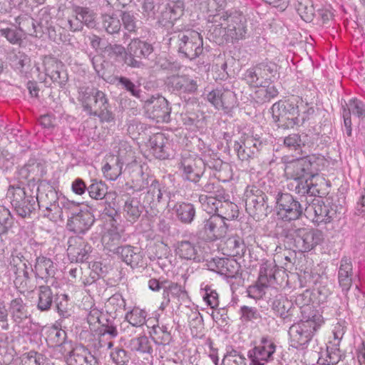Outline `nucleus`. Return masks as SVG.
<instances>
[{"instance_id": "53", "label": "nucleus", "mask_w": 365, "mask_h": 365, "mask_svg": "<svg viewBox=\"0 0 365 365\" xmlns=\"http://www.w3.org/2000/svg\"><path fill=\"white\" fill-rule=\"evenodd\" d=\"M222 365H246V359L237 351L232 350L224 356Z\"/></svg>"}, {"instance_id": "64", "label": "nucleus", "mask_w": 365, "mask_h": 365, "mask_svg": "<svg viewBox=\"0 0 365 365\" xmlns=\"http://www.w3.org/2000/svg\"><path fill=\"white\" fill-rule=\"evenodd\" d=\"M128 264L131 267H142L143 266V257L140 252L137 248H133V253L129 259Z\"/></svg>"}, {"instance_id": "19", "label": "nucleus", "mask_w": 365, "mask_h": 365, "mask_svg": "<svg viewBox=\"0 0 365 365\" xmlns=\"http://www.w3.org/2000/svg\"><path fill=\"white\" fill-rule=\"evenodd\" d=\"M146 146L156 158L166 159L170 156V141L164 133H158L150 136Z\"/></svg>"}, {"instance_id": "38", "label": "nucleus", "mask_w": 365, "mask_h": 365, "mask_svg": "<svg viewBox=\"0 0 365 365\" xmlns=\"http://www.w3.org/2000/svg\"><path fill=\"white\" fill-rule=\"evenodd\" d=\"M255 87L257 88L255 92L256 98L260 102L269 101L278 95L277 89L271 85L270 81L264 85L262 83V86Z\"/></svg>"}, {"instance_id": "16", "label": "nucleus", "mask_w": 365, "mask_h": 365, "mask_svg": "<svg viewBox=\"0 0 365 365\" xmlns=\"http://www.w3.org/2000/svg\"><path fill=\"white\" fill-rule=\"evenodd\" d=\"M145 108L150 118L156 120L158 123L169 121L170 108L164 97H152L146 101Z\"/></svg>"}, {"instance_id": "44", "label": "nucleus", "mask_w": 365, "mask_h": 365, "mask_svg": "<svg viewBox=\"0 0 365 365\" xmlns=\"http://www.w3.org/2000/svg\"><path fill=\"white\" fill-rule=\"evenodd\" d=\"M292 305V302L290 300L281 297L274 302L273 309L278 316L285 319L292 314L291 309Z\"/></svg>"}, {"instance_id": "32", "label": "nucleus", "mask_w": 365, "mask_h": 365, "mask_svg": "<svg viewBox=\"0 0 365 365\" xmlns=\"http://www.w3.org/2000/svg\"><path fill=\"white\" fill-rule=\"evenodd\" d=\"M143 207L137 197H128L123 207V216L130 222H135L140 216Z\"/></svg>"}, {"instance_id": "34", "label": "nucleus", "mask_w": 365, "mask_h": 365, "mask_svg": "<svg viewBox=\"0 0 365 365\" xmlns=\"http://www.w3.org/2000/svg\"><path fill=\"white\" fill-rule=\"evenodd\" d=\"M23 18L19 16L16 19V24L19 25V28L10 27L0 29V34L2 36L5 37L6 40L12 44H19L21 41L22 38V29L21 25L24 26V23L21 21Z\"/></svg>"}, {"instance_id": "45", "label": "nucleus", "mask_w": 365, "mask_h": 365, "mask_svg": "<svg viewBox=\"0 0 365 365\" xmlns=\"http://www.w3.org/2000/svg\"><path fill=\"white\" fill-rule=\"evenodd\" d=\"M201 294L206 304L212 309L219 305L218 294L216 290L207 284H201Z\"/></svg>"}, {"instance_id": "57", "label": "nucleus", "mask_w": 365, "mask_h": 365, "mask_svg": "<svg viewBox=\"0 0 365 365\" xmlns=\"http://www.w3.org/2000/svg\"><path fill=\"white\" fill-rule=\"evenodd\" d=\"M58 207L65 210L72 212H77L80 210V204L74 201L68 200L65 196H60L58 197Z\"/></svg>"}, {"instance_id": "31", "label": "nucleus", "mask_w": 365, "mask_h": 365, "mask_svg": "<svg viewBox=\"0 0 365 365\" xmlns=\"http://www.w3.org/2000/svg\"><path fill=\"white\" fill-rule=\"evenodd\" d=\"M153 340L147 336L134 337L129 341L128 347L140 354L151 355L153 349Z\"/></svg>"}, {"instance_id": "11", "label": "nucleus", "mask_w": 365, "mask_h": 365, "mask_svg": "<svg viewBox=\"0 0 365 365\" xmlns=\"http://www.w3.org/2000/svg\"><path fill=\"white\" fill-rule=\"evenodd\" d=\"M202 50V38L198 32L189 31L179 36V51L187 58H195Z\"/></svg>"}, {"instance_id": "60", "label": "nucleus", "mask_w": 365, "mask_h": 365, "mask_svg": "<svg viewBox=\"0 0 365 365\" xmlns=\"http://www.w3.org/2000/svg\"><path fill=\"white\" fill-rule=\"evenodd\" d=\"M116 79L133 96L137 97V98L140 97V91L139 89V86H135L128 78H125V77H120V78H116Z\"/></svg>"}, {"instance_id": "6", "label": "nucleus", "mask_w": 365, "mask_h": 365, "mask_svg": "<svg viewBox=\"0 0 365 365\" xmlns=\"http://www.w3.org/2000/svg\"><path fill=\"white\" fill-rule=\"evenodd\" d=\"M272 117L283 128H293L299 123L298 106L294 101H279L272 106Z\"/></svg>"}, {"instance_id": "42", "label": "nucleus", "mask_w": 365, "mask_h": 365, "mask_svg": "<svg viewBox=\"0 0 365 365\" xmlns=\"http://www.w3.org/2000/svg\"><path fill=\"white\" fill-rule=\"evenodd\" d=\"M108 187L106 184L101 180L93 179L87 190L89 196L94 200H102L107 194Z\"/></svg>"}, {"instance_id": "25", "label": "nucleus", "mask_w": 365, "mask_h": 365, "mask_svg": "<svg viewBox=\"0 0 365 365\" xmlns=\"http://www.w3.org/2000/svg\"><path fill=\"white\" fill-rule=\"evenodd\" d=\"M160 5L155 4L152 0H145L143 5V14L148 19H157L162 24L172 22L171 10L165 8V11H160Z\"/></svg>"}, {"instance_id": "33", "label": "nucleus", "mask_w": 365, "mask_h": 365, "mask_svg": "<svg viewBox=\"0 0 365 365\" xmlns=\"http://www.w3.org/2000/svg\"><path fill=\"white\" fill-rule=\"evenodd\" d=\"M174 210L178 220L182 223L190 224L193 221L195 216V209L192 204L188 202L177 203Z\"/></svg>"}, {"instance_id": "36", "label": "nucleus", "mask_w": 365, "mask_h": 365, "mask_svg": "<svg viewBox=\"0 0 365 365\" xmlns=\"http://www.w3.org/2000/svg\"><path fill=\"white\" fill-rule=\"evenodd\" d=\"M24 256L21 252L17 251L12 252L9 258V267L10 269L14 272L15 274L22 273L25 279H29V272L26 270V263L23 262Z\"/></svg>"}, {"instance_id": "41", "label": "nucleus", "mask_w": 365, "mask_h": 365, "mask_svg": "<svg viewBox=\"0 0 365 365\" xmlns=\"http://www.w3.org/2000/svg\"><path fill=\"white\" fill-rule=\"evenodd\" d=\"M147 313L144 309L134 307L125 314V319L133 327H142L146 322Z\"/></svg>"}, {"instance_id": "5", "label": "nucleus", "mask_w": 365, "mask_h": 365, "mask_svg": "<svg viewBox=\"0 0 365 365\" xmlns=\"http://www.w3.org/2000/svg\"><path fill=\"white\" fill-rule=\"evenodd\" d=\"M205 169V160L195 153H182L179 165V171L185 180L197 182L202 176Z\"/></svg>"}, {"instance_id": "43", "label": "nucleus", "mask_w": 365, "mask_h": 365, "mask_svg": "<svg viewBox=\"0 0 365 365\" xmlns=\"http://www.w3.org/2000/svg\"><path fill=\"white\" fill-rule=\"evenodd\" d=\"M53 302L51 289L46 286H41L38 290V300L37 307L41 311H47L50 309Z\"/></svg>"}, {"instance_id": "30", "label": "nucleus", "mask_w": 365, "mask_h": 365, "mask_svg": "<svg viewBox=\"0 0 365 365\" xmlns=\"http://www.w3.org/2000/svg\"><path fill=\"white\" fill-rule=\"evenodd\" d=\"M34 272L37 277L46 279L54 275L55 267L53 261L43 256L36 258Z\"/></svg>"}, {"instance_id": "3", "label": "nucleus", "mask_w": 365, "mask_h": 365, "mask_svg": "<svg viewBox=\"0 0 365 365\" xmlns=\"http://www.w3.org/2000/svg\"><path fill=\"white\" fill-rule=\"evenodd\" d=\"M78 100L88 115L98 116L103 122H111L114 120L113 114L108 109L106 94L101 91L94 87H81Z\"/></svg>"}, {"instance_id": "48", "label": "nucleus", "mask_w": 365, "mask_h": 365, "mask_svg": "<svg viewBox=\"0 0 365 365\" xmlns=\"http://www.w3.org/2000/svg\"><path fill=\"white\" fill-rule=\"evenodd\" d=\"M150 183L148 185L147 199L150 203L159 202L162 198V192L159 182L153 179L150 178Z\"/></svg>"}, {"instance_id": "2", "label": "nucleus", "mask_w": 365, "mask_h": 365, "mask_svg": "<svg viewBox=\"0 0 365 365\" xmlns=\"http://www.w3.org/2000/svg\"><path fill=\"white\" fill-rule=\"evenodd\" d=\"M324 161L323 157L316 155L296 159L285 165L284 173L287 178L301 182L296 187L299 193L313 195L312 180L318 175Z\"/></svg>"}, {"instance_id": "47", "label": "nucleus", "mask_w": 365, "mask_h": 365, "mask_svg": "<svg viewBox=\"0 0 365 365\" xmlns=\"http://www.w3.org/2000/svg\"><path fill=\"white\" fill-rule=\"evenodd\" d=\"M75 14L81 20V24H84L88 28H93L96 26L95 14L87 8L76 7L74 9Z\"/></svg>"}, {"instance_id": "59", "label": "nucleus", "mask_w": 365, "mask_h": 365, "mask_svg": "<svg viewBox=\"0 0 365 365\" xmlns=\"http://www.w3.org/2000/svg\"><path fill=\"white\" fill-rule=\"evenodd\" d=\"M226 245L233 255H239L240 252L244 249L242 240L238 237H229L226 241Z\"/></svg>"}, {"instance_id": "62", "label": "nucleus", "mask_w": 365, "mask_h": 365, "mask_svg": "<svg viewBox=\"0 0 365 365\" xmlns=\"http://www.w3.org/2000/svg\"><path fill=\"white\" fill-rule=\"evenodd\" d=\"M121 17L124 28L128 31H134L136 25L133 15L128 12H124L122 14Z\"/></svg>"}, {"instance_id": "55", "label": "nucleus", "mask_w": 365, "mask_h": 365, "mask_svg": "<svg viewBox=\"0 0 365 365\" xmlns=\"http://www.w3.org/2000/svg\"><path fill=\"white\" fill-rule=\"evenodd\" d=\"M345 322L339 321L334 326L332 329L334 339L333 341H330V343L333 344V346H335L336 349L339 346L340 341L345 334Z\"/></svg>"}, {"instance_id": "21", "label": "nucleus", "mask_w": 365, "mask_h": 365, "mask_svg": "<svg viewBox=\"0 0 365 365\" xmlns=\"http://www.w3.org/2000/svg\"><path fill=\"white\" fill-rule=\"evenodd\" d=\"M206 99L217 109L225 110L233 106L234 93L230 90L217 88L209 92Z\"/></svg>"}, {"instance_id": "24", "label": "nucleus", "mask_w": 365, "mask_h": 365, "mask_svg": "<svg viewBox=\"0 0 365 365\" xmlns=\"http://www.w3.org/2000/svg\"><path fill=\"white\" fill-rule=\"evenodd\" d=\"M208 266L211 270L227 277H233L240 267L236 260L230 258H214Z\"/></svg>"}, {"instance_id": "58", "label": "nucleus", "mask_w": 365, "mask_h": 365, "mask_svg": "<svg viewBox=\"0 0 365 365\" xmlns=\"http://www.w3.org/2000/svg\"><path fill=\"white\" fill-rule=\"evenodd\" d=\"M150 178L148 175L141 173L140 175L132 180L131 187L135 191H141L148 187L150 182Z\"/></svg>"}, {"instance_id": "40", "label": "nucleus", "mask_w": 365, "mask_h": 365, "mask_svg": "<svg viewBox=\"0 0 365 365\" xmlns=\"http://www.w3.org/2000/svg\"><path fill=\"white\" fill-rule=\"evenodd\" d=\"M30 58L21 52L15 54L11 59L12 68L22 74L27 73V69L30 67Z\"/></svg>"}, {"instance_id": "54", "label": "nucleus", "mask_w": 365, "mask_h": 365, "mask_svg": "<svg viewBox=\"0 0 365 365\" xmlns=\"http://www.w3.org/2000/svg\"><path fill=\"white\" fill-rule=\"evenodd\" d=\"M110 359L116 365H128L130 356L122 348L116 347L110 353Z\"/></svg>"}, {"instance_id": "35", "label": "nucleus", "mask_w": 365, "mask_h": 365, "mask_svg": "<svg viewBox=\"0 0 365 365\" xmlns=\"http://www.w3.org/2000/svg\"><path fill=\"white\" fill-rule=\"evenodd\" d=\"M352 265L347 259H343L339 270V283L343 290H349L351 285V272Z\"/></svg>"}, {"instance_id": "61", "label": "nucleus", "mask_w": 365, "mask_h": 365, "mask_svg": "<svg viewBox=\"0 0 365 365\" xmlns=\"http://www.w3.org/2000/svg\"><path fill=\"white\" fill-rule=\"evenodd\" d=\"M241 318L243 322H249L258 318V313L255 308L243 306L241 307Z\"/></svg>"}, {"instance_id": "18", "label": "nucleus", "mask_w": 365, "mask_h": 365, "mask_svg": "<svg viewBox=\"0 0 365 365\" xmlns=\"http://www.w3.org/2000/svg\"><path fill=\"white\" fill-rule=\"evenodd\" d=\"M276 267L273 262H266L263 263L259 269V284L250 287L249 295L253 297H259L263 294V288L268 286L274 279Z\"/></svg>"}, {"instance_id": "51", "label": "nucleus", "mask_w": 365, "mask_h": 365, "mask_svg": "<svg viewBox=\"0 0 365 365\" xmlns=\"http://www.w3.org/2000/svg\"><path fill=\"white\" fill-rule=\"evenodd\" d=\"M103 25L108 34L118 33L121 27V24L118 17L110 15H104L103 16Z\"/></svg>"}, {"instance_id": "14", "label": "nucleus", "mask_w": 365, "mask_h": 365, "mask_svg": "<svg viewBox=\"0 0 365 365\" xmlns=\"http://www.w3.org/2000/svg\"><path fill=\"white\" fill-rule=\"evenodd\" d=\"M260 145L259 139L249 132L242 133L239 141L235 142L234 147L239 159L242 161H247L255 157Z\"/></svg>"}, {"instance_id": "63", "label": "nucleus", "mask_w": 365, "mask_h": 365, "mask_svg": "<svg viewBox=\"0 0 365 365\" xmlns=\"http://www.w3.org/2000/svg\"><path fill=\"white\" fill-rule=\"evenodd\" d=\"M88 187H86L84 181L81 178L75 179L71 183V190L73 193L78 195H83L87 190Z\"/></svg>"}, {"instance_id": "39", "label": "nucleus", "mask_w": 365, "mask_h": 365, "mask_svg": "<svg viewBox=\"0 0 365 365\" xmlns=\"http://www.w3.org/2000/svg\"><path fill=\"white\" fill-rule=\"evenodd\" d=\"M199 201L203 210L209 214H212L219 212L222 200L212 195H201L199 197Z\"/></svg>"}, {"instance_id": "46", "label": "nucleus", "mask_w": 365, "mask_h": 365, "mask_svg": "<svg viewBox=\"0 0 365 365\" xmlns=\"http://www.w3.org/2000/svg\"><path fill=\"white\" fill-rule=\"evenodd\" d=\"M118 331L115 327L107 326L101 331L99 337V344L101 347L106 346L110 349L113 346L112 339L116 337Z\"/></svg>"}, {"instance_id": "20", "label": "nucleus", "mask_w": 365, "mask_h": 365, "mask_svg": "<svg viewBox=\"0 0 365 365\" xmlns=\"http://www.w3.org/2000/svg\"><path fill=\"white\" fill-rule=\"evenodd\" d=\"M10 312L16 324L22 328V331L27 333L29 326L31 324L30 314L21 298L14 299L11 302Z\"/></svg>"}, {"instance_id": "7", "label": "nucleus", "mask_w": 365, "mask_h": 365, "mask_svg": "<svg viewBox=\"0 0 365 365\" xmlns=\"http://www.w3.org/2000/svg\"><path fill=\"white\" fill-rule=\"evenodd\" d=\"M7 197L19 215L25 217L34 209L37 197L28 195L26 188L19 185H11L7 192Z\"/></svg>"}, {"instance_id": "28", "label": "nucleus", "mask_w": 365, "mask_h": 365, "mask_svg": "<svg viewBox=\"0 0 365 365\" xmlns=\"http://www.w3.org/2000/svg\"><path fill=\"white\" fill-rule=\"evenodd\" d=\"M168 84L170 86L174 91L182 93H194L197 88L195 81L190 78L187 76H173L168 78Z\"/></svg>"}, {"instance_id": "22", "label": "nucleus", "mask_w": 365, "mask_h": 365, "mask_svg": "<svg viewBox=\"0 0 365 365\" xmlns=\"http://www.w3.org/2000/svg\"><path fill=\"white\" fill-rule=\"evenodd\" d=\"M176 255L185 260L200 262L202 258V250L198 242L189 240L178 242L175 245Z\"/></svg>"}, {"instance_id": "1", "label": "nucleus", "mask_w": 365, "mask_h": 365, "mask_svg": "<svg viewBox=\"0 0 365 365\" xmlns=\"http://www.w3.org/2000/svg\"><path fill=\"white\" fill-rule=\"evenodd\" d=\"M324 324L322 314L312 305L301 307V318L289 330L290 344L296 349H303L311 341Z\"/></svg>"}, {"instance_id": "10", "label": "nucleus", "mask_w": 365, "mask_h": 365, "mask_svg": "<svg viewBox=\"0 0 365 365\" xmlns=\"http://www.w3.org/2000/svg\"><path fill=\"white\" fill-rule=\"evenodd\" d=\"M277 215L283 220H295L302 214V207L289 193L281 194L277 198Z\"/></svg>"}, {"instance_id": "13", "label": "nucleus", "mask_w": 365, "mask_h": 365, "mask_svg": "<svg viewBox=\"0 0 365 365\" xmlns=\"http://www.w3.org/2000/svg\"><path fill=\"white\" fill-rule=\"evenodd\" d=\"M227 230V226L221 216L212 215L203 221L200 235L207 240L214 241L223 237Z\"/></svg>"}, {"instance_id": "56", "label": "nucleus", "mask_w": 365, "mask_h": 365, "mask_svg": "<svg viewBox=\"0 0 365 365\" xmlns=\"http://www.w3.org/2000/svg\"><path fill=\"white\" fill-rule=\"evenodd\" d=\"M43 363L42 356L35 351H29L21 358V365H42Z\"/></svg>"}, {"instance_id": "12", "label": "nucleus", "mask_w": 365, "mask_h": 365, "mask_svg": "<svg viewBox=\"0 0 365 365\" xmlns=\"http://www.w3.org/2000/svg\"><path fill=\"white\" fill-rule=\"evenodd\" d=\"M153 51L151 44L138 38H134L128 46L125 63L133 68H140L143 64L142 61L136 58H147Z\"/></svg>"}, {"instance_id": "52", "label": "nucleus", "mask_w": 365, "mask_h": 365, "mask_svg": "<svg viewBox=\"0 0 365 365\" xmlns=\"http://www.w3.org/2000/svg\"><path fill=\"white\" fill-rule=\"evenodd\" d=\"M346 111L352 113L361 119H365V103L357 98H351L349 100Z\"/></svg>"}, {"instance_id": "26", "label": "nucleus", "mask_w": 365, "mask_h": 365, "mask_svg": "<svg viewBox=\"0 0 365 365\" xmlns=\"http://www.w3.org/2000/svg\"><path fill=\"white\" fill-rule=\"evenodd\" d=\"M309 215L314 214L312 221L319 224L329 222L335 215V212L324 202L317 201L306 209Z\"/></svg>"}, {"instance_id": "9", "label": "nucleus", "mask_w": 365, "mask_h": 365, "mask_svg": "<svg viewBox=\"0 0 365 365\" xmlns=\"http://www.w3.org/2000/svg\"><path fill=\"white\" fill-rule=\"evenodd\" d=\"M95 221L94 216L88 207H81L68 217L66 228L76 234H85L90 230Z\"/></svg>"}, {"instance_id": "15", "label": "nucleus", "mask_w": 365, "mask_h": 365, "mask_svg": "<svg viewBox=\"0 0 365 365\" xmlns=\"http://www.w3.org/2000/svg\"><path fill=\"white\" fill-rule=\"evenodd\" d=\"M275 350L276 346L272 339L262 337L259 344L248 352L251 365H264L266 362L272 359Z\"/></svg>"}, {"instance_id": "23", "label": "nucleus", "mask_w": 365, "mask_h": 365, "mask_svg": "<svg viewBox=\"0 0 365 365\" xmlns=\"http://www.w3.org/2000/svg\"><path fill=\"white\" fill-rule=\"evenodd\" d=\"M68 365H98L96 358L83 346H76L66 358Z\"/></svg>"}, {"instance_id": "17", "label": "nucleus", "mask_w": 365, "mask_h": 365, "mask_svg": "<svg viewBox=\"0 0 365 365\" xmlns=\"http://www.w3.org/2000/svg\"><path fill=\"white\" fill-rule=\"evenodd\" d=\"M91 250V246L82 237H72L68 240L67 253L72 262H82L87 260Z\"/></svg>"}, {"instance_id": "4", "label": "nucleus", "mask_w": 365, "mask_h": 365, "mask_svg": "<svg viewBox=\"0 0 365 365\" xmlns=\"http://www.w3.org/2000/svg\"><path fill=\"white\" fill-rule=\"evenodd\" d=\"M246 34V20L240 14L230 16L223 15L220 17L219 24L215 25L212 35L218 43L225 41H233L242 39Z\"/></svg>"}, {"instance_id": "8", "label": "nucleus", "mask_w": 365, "mask_h": 365, "mask_svg": "<svg viewBox=\"0 0 365 365\" xmlns=\"http://www.w3.org/2000/svg\"><path fill=\"white\" fill-rule=\"evenodd\" d=\"M293 235L296 247L302 252L314 250L324 241L322 232L309 227L297 229Z\"/></svg>"}, {"instance_id": "50", "label": "nucleus", "mask_w": 365, "mask_h": 365, "mask_svg": "<svg viewBox=\"0 0 365 365\" xmlns=\"http://www.w3.org/2000/svg\"><path fill=\"white\" fill-rule=\"evenodd\" d=\"M185 294L183 288L177 283L166 281L163 286V298L180 297Z\"/></svg>"}, {"instance_id": "49", "label": "nucleus", "mask_w": 365, "mask_h": 365, "mask_svg": "<svg viewBox=\"0 0 365 365\" xmlns=\"http://www.w3.org/2000/svg\"><path fill=\"white\" fill-rule=\"evenodd\" d=\"M43 64L45 66V74L48 76L52 81L58 82L60 78V73L57 70V63L53 58L44 57Z\"/></svg>"}, {"instance_id": "29", "label": "nucleus", "mask_w": 365, "mask_h": 365, "mask_svg": "<svg viewBox=\"0 0 365 365\" xmlns=\"http://www.w3.org/2000/svg\"><path fill=\"white\" fill-rule=\"evenodd\" d=\"M277 71V65L276 63L271 61H266L258 64L255 68L248 69L245 72L244 78L246 82H253V78H255L257 75H260L262 72H266V73L269 75L270 80L271 77L275 76Z\"/></svg>"}, {"instance_id": "27", "label": "nucleus", "mask_w": 365, "mask_h": 365, "mask_svg": "<svg viewBox=\"0 0 365 365\" xmlns=\"http://www.w3.org/2000/svg\"><path fill=\"white\" fill-rule=\"evenodd\" d=\"M124 160L120 154L110 155L106 158V163L102 168L104 177L108 180H115L122 173Z\"/></svg>"}, {"instance_id": "37", "label": "nucleus", "mask_w": 365, "mask_h": 365, "mask_svg": "<svg viewBox=\"0 0 365 365\" xmlns=\"http://www.w3.org/2000/svg\"><path fill=\"white\" fill-rule=\"evenodd\" d=\"M223 202L221 201L219 212L217 214L223 218V220H232L237 217L238 208L236 204L229 201L225 197H222Z\"/></svg>"}]
</instances>
